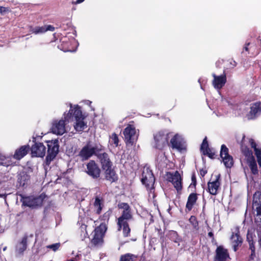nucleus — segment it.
I'll return each instance as SVG.
<instances>
[{
    "label": "nucleus",
    "instance_id": "obj_49",
    "mask_svg": "<svg viewBox=\"0 0 261 261\" xmlns=\"http://www.w3.org/2000/svg\"><path fill=\"white\" fill-rule=\"evenodd\" d=\"M5 9V8L3 7H0V12H2Z\"/></svg>",
    "mask_w": 261,
    "mask_h": 261
},
{
    "label": "nucleus",
    "instance_id": "obj_5",
    "mask_svg": "<svg viewBox=\"0 0 261 261\" xmlns=\"http://www.w3.org/2000/svg\"><path fill=\"white\" fill-rule=\"evenodd\" d=\"M107 229L106 224L103 223L96 227L93 232V234L91 239V244L95 246L101 245L102 244L103 237Z\"/></svg>",
    "mask_w": 261,
    "mask_h": 261
},
{
    "label": "nucleus",
    "instance_id": "obj_12",
    "mask_svg": "<svg viewBox=\"0 0 261 261\" xmlns=\"http://www.w3.org/2000/svg\"><path fill=\"white\" fill-rule=\"evenodd\" d=\"M85 171L93 178L96 179L100 176V169L98 165L93 160L90 161L87 164Z\"/></svg>",
    "mask_w": 261,
    "mask_h": 261
},
{
    "label": "nucleus",
    "instance_id": "obj_3",
    "mask_svg": "<svg viewBox=\"0 0 261 261\" xmlns=\"http://www.w3.org/2000/svg\"><path fill=\"white\" fill-rule=\"evenodd\" d=\"M71 118L70 113L65 112L60 119H54L51 123V132L57 135H62L67 132V124Z\"/></svg>",
    "mask_w": 261,
    "mask_h": 261
},
{
    "label": "nucleus",
    "instance_id": "obj_57",
    "mask_svg": "<svg viewBox=\"0 0 261 261\" xmlns=\"http://www.w3.org/2000/svg\"><path fill=\"white\" fill-rule=\"evenodd\" d=\"M200 79H199V80H198V82H199V83H200Z\"/></svg>",
    "mask_w": 261,
    "mask_h": 261
},
{
    "label": "nucleus",
    "instance_id": "obj_43",
    "mask_svg": "<svg viewBox=\"0 0 261 261\" xmlns=\"http://www.w3.org/2000/svg\"><path fill=\"white\" fill-rule=\"evenodd\" d=\"M111 214V212L110 211H108L106 213H105L104 214V215H103V220H108L109 219V217H110V216Z\"/></svg>",
    "mask_w": 261,
    "mask_h": 261
},
{
    "label": "nucleus",
    "instance_id": "obj_38",
    "mask_svg": "<svg viewBox=\"0 0 261 261\" xmlns=\"http://www.w3.org/2000/svg\"><path fill=\"white\" fill-rule=\"evenodd\" d=\"M27 175H23L20 176L18 178V182L19 183L20 186L23 187L26 184Z\"/></svg>",
    "mask_w": 261,
    "mask_h": 261
},
{
    "label": "nucleus",
    "instance_id": "obj_55",
    "mask_svg": "<svg viewBox=\"0 0 261 261\" xmlns=\"http://www.w3.org/2000/svg\"><path fill=\"white\" fill-rule=\"evenodd\" d=\"M233 63H234V66H236V62H235V61H233Z\"/></svg>",
    "mask_w": 261,
    "mask_h": 261
},
{
    "label": "nucleus",
    "instance_id": "obj_21",
    "mask_svg": "<svg viewBox=\"0 0 261 261\" xmlns=\"http://www.w3.org/2000/svg\"><path fill=\"white\" fill-rule=\"evenodd\" d=\"M96 156L100 160L103 169L112 167V162H111L109 155L107 153H98Z\"/></svg>",
    "mask_w": 261,
    "mask_h": 261
},
{
    "label": "nucleus",
    "instance_id": "obj_50",
    "mask_svg": "<svg viewBox=\"0 0 261 261\" xmlns=\"http://www.w3.org/2000/svg\"><path fill=\"white\" fill-rule=\"evenodd\" d=\"M85 102H86V103L87 105H90L91 103V102L89 100H86Z\"/></svg>",
    "mask_w": 261,
    "mask_h": 261
},
{
    "label": "nucleus",
    "instance_id": "obj_44",
    "mask_svg": "<svg viewBox=\"0 0 261 261\" xmlns=\"http://www.w3.org/2000/svg\"><path fill=\"white\" fill-rule=\"evenodd\" d=\"M44 27H45L46 29L45 32L47 31H54L55 30V28L51 25H45Z\"/></svg>",
    "mask_w": 261,
    "mask_h": 261
},
{
    "label": "nucleus",
    "instance_id": "obj_27",
    "mask_svg": "<svg viewBox=\"0 0 261 261\" xmlns=\"http://www.w3.org/2000/svg\"><path fill=\"white\" fill-rule=\"evenodd\" d=\"M105 170L106 178L111 182H114L117 179V176L115 172L112 169V167L103 169Z\"/></svg>",
    "mask_w": 261,
    "mask_h": 261
},
{
    "label": "nucleus",
    "instance_id": "obj_8",
    "mask_svg": "<svg viewBox=\"0 0 261 261\" xmlns=\"http://www.w3.org/2000/svg\"><path fill=\"white\" fill-rule=\"evenodd\" d=\"M48 147L47 155L46 161L49 164L56 156L59 151L58 141L57 140L48 141L47 142Z\"/></svg>",
    "mask_w": 261,
    "mask_h": 261
},
{
    "label": "nucleus",
    "instance_id": "obj_17",
    "mask_svg": "<svg viewBox=\"0 0 261 261\" xmlns=\"http://www.w3.org/2000/svg\"><path fill=\"white\" fill-rule=\"evenodd\" d=\"M33 156L43 157L46 153V148L42 143H35L31 147Z\"/></svg>",
    "mask_w": 261,
    "mask_h": 261
},
{
    "label": "nucleus",
    "instance_id": "obj_34",
    "mask_svg": "<svg viewBox=\"0 0 261 261\" xmlns=\"http://www.w3.org/2000/svg\"><path fill=\"white\" fill-rule=\"evenodd\" d=\"M241 148L244 155L248 158L247 161H248V160L251 159V158H254L252 155V151L250 150L248 148L246 147H244L243 145H242Z\"/></svg>",
    "mask_w": 261,
    "mask_h": 261
},
{
    "label": "nucleus",
    "instance_id": "obj_54",
    "mask_svg": "<svg viewBox=\"0 0 261 261\" xmlns=\"http://www.w3.org/2000/svg\"><path fill=\"white\" fill-rule=\"evenodd\" d=\"M245 140V136H244L243 137V139H242V141H244Z\"/></svg>",
    "mask_w": 261,
    "mask_h": 261
},
{
    "label": "nucleus",
    "instance_id": "obj_29",
    "mask_svg": "<svg viewBox=\"0 0 261 261\" xmlns=\"http://www.w3.org/2000/svg\"><path fill=\"white\" fill-rule=\"evenodd\" d=\"M249 143L251 147L254 149L259 166L261 167V149L256 147V143L253 139H250Z\"/></svg>",
    "mask_w": 261,
    "mask_h": 261
},
{
    "label": "nucleus",
    "instance_id": "obj_19",
    "mask_svg": "<svg viewBox=\"0 0 261 261\" xmlns=\"http://www.w3.org/2000/svg\"><path fill=\"white\" fill-rule=\"evenodd\" d=\"M216 256L215 261H226L229 258L227 250L222 246H219L216 250Z\"/></svg>",
    "mask_w": 261,
    "mask_h": 261
},
{
    "label": "nucleus",
    "instance_id": "obj_13",
    "mask_svg": "<svg viewBox=\"0 0 261 261\" xmlns=\"http://www.w3.org/2000/svg\"><path fill=\"white\" fill-rule=\"evenodd\" d=\"M220 156L224 165L226 168H230L233 166V158L228 154V149L224 144L221 145Z\"/></svg>",
    "mask_w": 261,
    "mask_h": 261
},
{
    "label": "nucleus",
    "instance_id": "obj_52",
    "mask_svg": "<svg viewBox=\"0 0 261 261\" xmlns=\"http://www.w3.org/2000/svg\"><path fill=\"white\" fill-rule=\"evenodd\" d=\"M212 234H212V232H209V233H208V236H211V237L212 236Z\"/></svg>",
    "mask_w": 261,
    "mask_h": 261
},
{
    "label": "nucleus",
    "instance_id": "obj_22",
    "mask_svg": "<svg viewBox=\"0 0 261 261\" xmlns=\"http://www.w3.org/2000/svg\"><path fill=\"white\" fill-rule=\"evenodd\" d=\"M27 240L28 237L27 236L23 237L21 240L18 241L15 247V251L17 255H21L27 248Z\"/></svg>",
    "mask_w": 261,
    "mask_h": 261
},
{
    "label": "nucleus",
    "instance_id": "obj_24",
    "mask_svg": "<svg viewBox=\"0 0 261 261\" xmlns=\"http://www.w3.org/2000/svg\"><path fill=\"white\" fill-rule=\"evenodd\" d=\"M239 230L237 228L231 237V241L232 244V247L234 251L237 250L238 246L242 243V238L239 234Z\"/></svg>",
    "mask_w": 261,
    "mask_h": 261
},
{
    "label": "nucleus",
    "instance_id": "obj_45",
    "mask_svg": "<svg viewBox=\"0 0 261 261\" xmlns=\"http://www.w3.org/2000/svg\"><path fill=\"white\" fill-rule=\"evenodd\" d=\"M196 183V177L194 175H193L192 176V184H193L194 186H195Z\"/></svg>",
    "mask_w": 261,
    "mask_h": 261
},
{
    "label": "nucleus",
    "instance_id": "obj_35",
    "mask_svg": "<svg viewBox=\"0 0 261 261\" xmlns=\"http://www.w3.org/2000/svg\"><path fill=\"white\" fill-rule=\"evenodd\" d=\"M80 229L81 232V238L82 240H84L86 238L88 235L87 231V225L84 224H82Z\"/></svg>",
    "mask_w": 261,
    "mask_h": 261
},
{
    "label": "nucleus",
    "instance_id": "obj_33",
    "mask_svg": "<svg viewBox=\"0 0 261 261\" xmlns=\"http://www.w3.org/2000/svg\"><path fill=\"white\" fill-rule=\"evenodd\" d=\"M109 143L111 145H114L115 147L118 146L119 139L118 136L115 133L112 134L110 136Z\"/></svg>",
    "mask_w": 261,
    "mask_h": 261
},
{
    "label": "nucleus",
    "instance_id": "obj_1",
    "mask_svg": "<svg viewBox=\"0 0 261 261\" xmlns=\"http://www.w3.org/2000/svg\"><path fill=\"white\" fill-rule=\"evenodd\" d=\"M118 207L122 210L121 216L117 220L118 230L120 231L122 229L123 236L126 237L129 236L130 232L128 222L133 218L131 209L129 205L125 202L119 203Z\"/></svg>",
    "mask_w": 261,
    "mask_h": 261
},
{
    "label": "nucleus",
    "instance_id": "obj_23",
    "mask_svg": "<svg viewBox=\"0 0 261 261\" xmlns=\"http://www.w3.org/2000/svg\"><path fill=\"white\" fill-rule=\"evenodd\" d=\"M29 150V147L27 145L22 146L19 148L16 149L13 156L14 160H20L23 158Z\"/></svg>",
    "mask_w": 261,
    "mask_h": 261
},
{
    "label": "nucleus",
    "instance_id": "obj_36",
    "mask_svg": "<svg viewBox=\"0 0 261 261\" xmlns=\"http://www.w3.org/2000/svg\"><path fill=\"white\" fill-rule=\"evenodd\" d=\"M45 27H37L34 28H32L31 31L33 33L35 34L43 33L45 32Z\"/></svg>",
    "mask_w": 261,
    "mask_h": 261
},
{
    "label": "nucleus",
    "instance_id": "obj_10",
    "mask_svg": "<svg viewBox=\"0 0 261 261\" xmlns=\"http://www.w3.org/2000/svg\"><path fill=\"white\" fill-rule=\"evenodd\" d=\"M167 179L172 182L177 191L179 192L182 189L181 177L178 171L174 172H167L166 174Z\"/></svg>",
    "mask_w": 261,
    "mask_h": 261
},
{
    "label": "nucleus",
    "instance_id": "obj_40",
    "mask_svg": "<svg viewBox=\"0 0 261 261\" xmlns=\"http://www.w3.org/2000/svg\"><path fill=\"white\" fill-rule=\"evenodd\" d=\"M249 246L250 249L251 250V254L250 255V258L253 259L254 256L255 255V247L253 244V242L252 241H249Z\"/></svg>",
    "mask_w": 261,
    "mask_h": 261
},
{
    "label": "nucleus",
    "instance_id": "obj_46",
    "mask_svg": "<svg viewBox=\"0 0 261 261\" xmlns=\"http://www.w3.org/2000/svg\"><path fill=\"white\" fill-rule=\"evenodd\" d=\"M258 243L259 245L261 246V234H258Z\"/></svg>",
    "mask_w": 261,
    "mask_h": 261
},
{
    "label": "nucleus",
    "instance_id": "obj_11",
    "mask_svg": "<svg viewBox=\"0 0 261 261\" xmlns=\"http://www.w3.org/2000/svg\"><path fill=\"white\" fill-rule=\"evenodd\" d=\"M44 196L41 195L38 197L28 196L22 197V202L24 205L35 207L42 205Z\"/></svg>",
    "mask_w": 261,
    "mask_h": 261
},
{
    "label": "nucleus",
    "instance_id": "obj_48",
    "mask_svg": "<svg viewBox=\"0 0 261 261\" xmlns=\"http://www.w3.org/2000/svg\"><path fill=\"white\" fill-rule=\"evenodd\" d=\"M85 0H77L76 3L77 4H80V3H82V2H83Z\"/></svg>",
    "mask_w": 261,
    "mask_h": 261
},
{
    "label": "nucleus",
    "instance_id": "obj_7",
    "mask_svg": "<svg viewBox=\"0 0 261 261\" xmlns=\"http://www.w3.org/2000/svg\"><path fill=\"white\" fill-rule=\"evenodd\" d=\"M123 135L124 140L127 145L133 144L136 142L138 139V135L135 127L132 125H128L124 130Z\"/></svg>",
    "mask_w": 261,
    "mask_h": 261
},
{
    "label": "nucleus",
    "instance_id": "obj_14",
    "mask_svg": "<svg viewBox=\"0 0 261 261\" xmlns=\"http://www.w3.org/2000/svg\"><path fill=\"white\" fill-rule=\"evenodd\" d=\"M213 80L212 81V85L215 89L219 91L225 85L227 81L226 75L224 72L220 75H217L215 73L212 74Z\"/></svg>",
    "mask_w": 261,
    "mask_h": 261
},
{
    "label": "nucleus",
    "instance_id": "obj_30",
    "mask_svg": "<svg viewBox=\"0 0 261 261\" xmlns=\"http://www.w3.org/2000/svg\"><path fill=\"white\" fill-rule=\"evenodd\" d=\"M197 199V194L195 193H191L188 197V201L186 204V208L188 211H191L193 206V205L196 202Z\"/></svg>",
    "mask_w": 261,
    "mask_h": 261
},
{
    "label": "nucleus",
    "instance_id": "obj_4",
    "mask_svg": "<svg viewBox=\"0 0 261 261\" xmlns=\"http://www.w3.org/2000/svg\"><path fill=\"white\" fill-rule=\"evenodd\" d=\"M172 136V133L168 130H162L155 133L153 135V146L162 150L169 145V139Z\"/></svg>",
    "mask_w": 261,
    "mask_h": 261
},
{
    "label": "nucleus",
    "instance_id": "obj_28",
    "mask_svg": "<svg viewBox=\"0 0 261 261\" xmlns=\"http://www.w3.org/2000/svg\"><path fill=\"white\" fill-rule=\"evenodd\" d=\"M84 119L85 117L74 120V127L76 131L82 132L87 127V124L84 121Z\"/></svg>",
    "mask_w": 261,
    "mask_h": 261
},
{
    "label": "nucleus",
    "instance_id": "obj_39",
    "mask_svg": "<svg viewBox=\"0 0 261 261\" xmlns=\"http://www.w3.org/2000/svg\"><path fill=\"white\" fill-rule=\"evenodd\" d=\"M60 247V243H55L46 246L47 248L53 250L54 251H57Z\"/></svg>",
    "mask_w": 261,
    "mask_h": 261
},
{
    "label": "nucleus",
    "instance_id": "obj_53",
    "mask_svg": "<svg viewBox=\"0 0 261 261\" xmlns=\"http://www.w3.org/2000/svg\"><path fill=\"white\" fill-rule=\"evenodd\" d=\"M7 249V247H5L4 248H3V251H5Z\"/></svg>",
    "mask_w": 261,
    "mask_h": 261
},
{
    "label": "nucleus",
    "instance_id": "obj_41",
    "mask_svg": "<svg viewBox=\"0 0 261 261\" xmlns=\"http://www.w3.org/2000/svg\"><path fill=\"white\" fill-rule=\"evenodd\" d=\"M190 223L193 225L194 227H196L198 225V222L196 220V217L194 216H191L189 219Z\"/></svg>",
    "mask_w": 261,
    "mask_h": 261
},
{
    "label": "nucleus",
    "instance_id": "obj_25",
    "mask_svg": "<svg viewBox=\"0 0 261 261\" xmlns=\"http://www.w3.org/2000/svg\"><path fill=\"white\" fill-rule=\"evenodd\" d=\"M15 164V162L12 156H6L2 153H0V165L8 167L9 166L14 165Z\"/></svg>",
    "mask_w": 261,
    "mask_h": 261
},
{
    "label": "nucleus",
    "instance_id": "obj_6",
    "mask_svg": "<svg viewBox=\"0 0 261 261\" xmlns=\"http://www.w3.org/2000/svg\"><path fill=\"white\" fill-rule=\"evenodd\" d=\"M253 206L256 211L255 222L261 228V193L260 192H255L253 195Z\"/></svg>",
    "mask_w": 261,
    "mask_h": 261
},
{
    "label": "nucleus",
    "instance_id": "obj_56",
    "mask_svg": "<svg viewBox=\"0 0 261 261\" xmlns=\"http://www.w3.org/2000/svg\"><path fill=\"white\" fill-rule=\"evenodd\" d=\"M203 175L205 174V172H203Z\"/></svg>",
    "mask_w": 261,
    "mask_h": 261
},
{
    "label": "nucleus",
    "instance_id": "obj_42",
    "mask_svg": "<svg viewBox=\"0 0 261 261\" xmlns=\"http://www.w3.org/2000/svg\"><path fill=\"white\" fill-rule=\"evenodd\" d=\"M203 154L208 155L211 158H213L215 155V153L213 152L211 149H210L209 150L207 149L204 152V153H203Z\"/></svg>",
    "mask_w": 261,
    "mask_h": 261
},
{
    "label": "nucleus",
    "instance_id": "obj_15",
    "mask_svg": "<svg viewBox=\"0 0 261 261\" xmlns=\"http://www.w3.org/2000/svg\"><path fill=\"white\" fill-rule=\"evenodd\" d=\"M184 143L182 136L178 134L174 135L170 140L172 148L180 151L185 149Z\"/></svg>",
    "mask_w": 261,
    "mask_h": 261
},
{
    "label": "nucleus",
    "instance_id": "obj_16",
    "mask_svg": "<svg viewBox=\"0 0 261 261\" xmlns=\"http://www.w3.org/2000/svg\"><path fill=\"white\" fill-rule=\"evenodd\" d=\"M216 178L212 179L208 182V191L213 195H216L218 193V191L220 186V175L217 174L215 176Z\"/></svg>",
    "mask_w": 261,
    "mask_h": 261
},
{
    "label": "nucleus",
    "instance_id": "obj_32",
    "mask_svg": "<svg viewBox=\"0 0 261 261\" xmlns=\"http://www.w3.org/2000/svg\"><path fill=\"white\" fill-rule=\"evenodd\" d=\"M137 256L131 253H126L122 255L120 257L119 261H134Z\"/></svg>",
    "mask_w": 261,
    "mask_h": 261
},
{
    "label": "nucleus",
    "instance_id": "obj_47",
    "mask_svg": "<svg viewBox=\"0 0 261 261\" xmlns=\"http://www.w3.org/2000/svg\"><path fill=\"white\" fill-rule=\"evenodd\" d=\"M249 44V43H248L244 48V49L246 50V51H248V45Z\"/></svg>",
    "mask_w": 261,
    "mask_h": 261
},
{
    "label": "nucleus",
    "instance_id": "obj_20",
    "mask_svg": "<svg viewBox=\"0 0 261 261\" xmlns=\"http://www.w3.org/2000/svg\"><path fill=\"white\" fill-rule=\"evenodd\" d=\"M69 105L70 106V110L68 112H66V113H70L71 117L72 116L74 120L84 117L82 114L81 108L78 105L73 106L71 103H69Z\"/></svg>",
    "mask_w": 261,
    "mask_h": 261
},
{
    "label": "nucleus",
    "instance_id": "obj_18",
    "mask_svg": "<svg viewBox=\"0 0 261 261\" xmlns=\"http://www.w3.org/2000/svg\"><path fill=\"white\" fill-rule=\"evenodd\" d=\"M250 111L248 114L249 119H252L256 117L261 112V102H255L250 104Z\"/></svg>",
    "mask_w": 261,
    "mask_h": 261
},
{
    "label": "nucleus",
    "instance_id": "obj_2",
    "mask_svg": "<svg viewBox=\"0 0 261 261\" xmlns=\"http://www.w3.org/2000/svg\"><path fill=\"white\" fill-rule=\"evenodd\" d=\"M102 150L103 146L100 144L88 141L79 152V156L82 161H86L93 155H97Z\"/></svg>",
    "mask_w": 261,
    "mask_h": 261
},
{
    "label": "nucleus",
    "instance_id": "obj_31",
    "mask_svg": "<svg viewBox=\"0 0 261 261\" xmlns=\"http://www.w3.org/2000/svg\"><path fill=\"white\" fill-rule=\"evenodd\" d=\"M247 162L252 173L253 174H257L258 173V169L254 158H251V159L248 160Z\"/></svg>",
    "mask_w": 261,
    "mask_h": 261
},
{
    "label": "nucleus",
    "instance_id": "obj_9",
    "mask_svg": "<svg viewBox=\"0 0 261 261\" xmlns=\"http://www.w3.org/2000/svg\"><path fill=\"white\" fill-rule=\"evenodd\" d=\"M141 181L147 188L150 189V190L152 189L155 182V178L151 170L148 168H144Z\"/></svg>",
    "mask_w": 261,
    "mask_h": 261
},
{
    "label": "nucleus",
    "instance_id": "obj_51",
    "mask_svg": "<svg viewBox=\"0 0 261 261\" xmlns=\"http://www.w3.org/2000/svg\"><path fill=\"white\" fill-rule=\"evenodd\" d=\"M6 195H4V194H0V197H2V198H3V197H4V198H6Z\"/></svg>",
    "mask_w": 261,
    "mask_h": 261
},
{
    "label": "nucleus",
    "instance_id": "obj_37",
    "mask_svg": "<svg viewBox=\"0 0 261 261\" xmlns=\"http://www.w3.org/2000/svg\"><path fill=\"white\" fill-rule=\"evenodd\" d=\"M200 149L202 153H204V152L207 149L209 150V149H210L208 147V144L206 137L203 140L202 143L201 145Z\"/></svg>",
    "mask_w": 261,
    "mask_h": 261
},
{
    "label": "nucleus",
    "instance_id": "obj_26",
    "mask_svg": "<svg viewBox=\"0 0 261 261\" xmlns=\"http://www.w3.org/2000/svg\"><path fill=\"white\" fill-rule=\"evenodd\" d=\"M104 205L103 199L100 195H97L94 198L93 205L97 214H99Z\"/></svg>",
    "mask_w": 261,
    "mask_h": 261
}]
</instances>
